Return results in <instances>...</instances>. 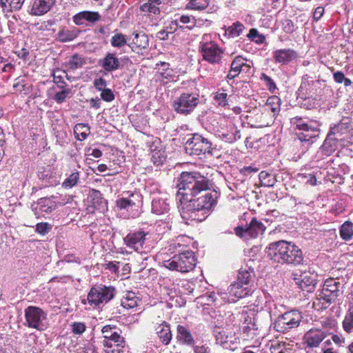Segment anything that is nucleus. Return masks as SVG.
<instances>
[{
    "mask_svg": "<svg viewBox=\"0 0 353 353\" xmlns=\"http://www.w3.org/2000/svg\"><path fill=\"white\" fill-rule=\"evenodd\" d=\"M210 180L199 172H183L177 184V199L183 219L202 221L216 203L217 192L210 190Z\"/></svg>",
    "mask_w": 353,
    "mask_h": 353,
    "instance_id": "f257e3e1",
    "label": "nucleus"
},
{
    "mask_svg": "<svg viewBox=\"0 0 353 353\" xmlns=\"http://www.w3.org/2000/svg\"><path fill=\"white\" fill-rule=\"evenodd\" d=\"M268 256L281 264L297 265L303 261L301 250L292 242L279 241L269 245Z\"/></svg>",
    "mask_w": 353,
    "mask_h": 353,
    "instance_id": "f03ea898",
    "label": "nucleus"
},
{
    "mask_svg": "<svg viewBox=\"0 0 353 353\" xmlns=\"http://www.w3.org/2000/svg\"><path fill=\"white\" fill-rule=\"evenodd\" d=\"M290 123L296 130L298 139L301 142L313 143L320 134L321 124L317 121H305L303 118L295 117L290 119Z\"/></svg>",
    "mask_w": 353,
    "mask_h": 353,
    "instance_id": "7ed1b4c3",
    "label": "nucleus"
},
{
    "mask_svg": "<svg viewBox=\"0 0 353 353\" xmlns=\"http://www.w3.org/2000/svg\"><path fill=\"white\" fill-rule=\"evenodd\" d=\"M196 261L194 253L192 251L187 250L175 254L171 259L165 261L163 266L170 270L185 273L194 270Z\"/></svg>",
    "mask_w": 353,
    "mask_h": 353,
    "instance_id": "20e7f679",
    "label": "nucleus"
},
{
    "mask_svg": "<svg viewBox=\"0 0 353 353\" xmlns=\"http://www.w3.org/2000/svg\"><path fill=\"white\" fill-rule=\"evenodd\" d=\"M114 294V288L99 285L90 289L87 299L90 306L100 307L112 299Z\"/></svg>",
    "mask_w": 353,
    "mask_h": 353,
    "instance_id": "39448f33",
    "label": "nucleus"
},
{
    "mask_svg": "<svg viewBox=\"0 0 353 353\" xmlns=\"http://www.w3.org/2000/svg\"><path fill=\"white\" fill-rule=\"evenodd\" d=\"M199 101V94L184 92L174 99L172 103V108L178 114L188 115L197 107Z\"/></svg>",
    "mask_w": 353,
    "mask_h": 353,
    "instance_id": "423d86ee",
    "label": "nucleus"
},
{
    "mask_svg": "<svg viewBox=\"0 0 353 353\" xmlns=\"http://www.w3.org/2000/svg\"><path fill=\"white\" fill-rule=\"evenodd\" d=\"M212 143L199 134L195 133L188 139L184 148L185 152L190 155H199L206 152H211Z\"/></svg>",
    "mask_w": 353,
    "mask_h": 353,
    "instance_id": "0eeeda50",
    "label": "nucleus"
},
{
    "mask_svg": "<svg viewBox=\"0 0 353 353\" xmlns=\"http://www.w3.org/2000/svg\"><path fill=\"white\" fill-rule=\"evenodd\" d=\"M253 276V272L247 270H241L237 276V282L230 286V294L242 298L248 294L250 290L248 287H243L249 284Z\"/></svg>",
    "mask_w": 353,
    "mask_h": 353,
    "instance_id": "6e6552de",
    "label": "nucleus"
},
{
    "mask_svg": "<svg viewBox=\"0 0 353 353\" xmlns=\"http://www.w3.org/2000/svg\"><path fill=\"white\" fill-rule=\"evenodd\" d=\"M351 126L347 119H343L339 123L330 128V132L325 140V145H335L339 141L343 140V136L347 134Z\"/></svg>",
    "mask_w": 353,
    "mask_h": 353,
    "instance_id": "1a4fd4ad",
    "label": "nucleus"
},
{
    "mask_svg": "<svg viewBox=\"0 0 353 353\" xmlns=\"http://www.w3.org/2000/svg\"><path fill=\"white\" fill-rule=\"evenodd\" d=\"M200 51L203 59L212 64L219 63L223 54V50L213 42L203 43L200 47Z\"/></svg>",
    "mask_w": 353,
    "mask_h": 353,
    "instance_id": "9d476101",
    "label": "nucleus"
},
{
    "mask_svg": "<svg viewBox=\"0 0 353 353\" xmlns=\"http://www.w3.org/2000/svg\"><path fill=\"white\" fill-rule=\"evenodd\" d=\"M141 203V195L137 192H125L123 193V196L118 199L116 201V206L119 210H125L129 211L138 208Z\"/></svg>",
    "mask_w": 353,
    "mask_h": 353,
    "instance_id": "9b49d317",
    "label": "nucleus"
},
{
    "mask_svg": "<svg viewBox=\"0 0 353 353\" xmlns=\"http://www.w3.org/2000/svg\"><path fill=\"white\" fill-rule=\"evenodd\" d=\"M341 283L334 279H327L323 285V288L319 295V301L324 300L327 303H331L339 296V286Z\"/></svg>",
    "mask_w": 353,
    "mask_h": 353,
    "instance_id": "f8f14e48",
    "label": "nucleus"
},
{
    "mask_svg": "<svg viewBox=\"0 0 353 353\" xmlns=\"http://www.w3.org/2000/svg\"><path fill=\"white\" fill-rule=\"evenodd\" d=\"M31 208L37 219L44 216L45 214H50L55 209L53 202L47 197L39 199L32 204Z\"/></svg>",
    "mask_w": 353,
    "mask_h": 353,
    "instance_id": "ddd939ff",
    "label": "nucleus"
},
{
    "mask_svg": "<svg viewBox=\"0 0 353 353\" xmlns=\"http://www.w3.org/2000/svg\"><path fill=\"white\" fill-rule=\"evenodd\" d=\"M146 234L144 231L129 233L124 238V242L128 247L139 252L143 248Z\"/></svg>",
    "mask_w": 353,
    "mask_h": 353,
    "instance_id": "4468645a",
    "label": "nucleus"
},
{
    "mask_svg": "<svg viewBox=\"0 0 353 353\" xmlns=\"http://www.w3.org/2000/svg\"><path fill=\"white\" fill-rule=\"evenodd\" d=\"M295 283L303 290L312 292L314 290L316 285V279L315 275H312L308 272H303L296 277V274L294 275Z\"/></svg>",
    "mask_w": 353,
    "mask_h": 353,
    "instance_id": "2eb2a0df",
    "label": "nucleus"
},
{
    "mask_svg": "<svg viewBox=\"0 0 353 353\" xmlns=\"http://www.w3.org/2000/svg\"><path fill=\"white\" fill-rule=\"evenodd\" d=\"M273 58L276 63L288 65L298 58V53L293 49H279L273 52Z\"/></svg>",
    "mask_w": 353,
    "mask_h": 353,
    "instance_id": "dca6fc26",
    "label": "nucleus"
},
{
    "mask_svg": "<svg viewBox=\"0 0 353 353\" xmlns=\"http://www.w3.org/2000/svg\"><path fill=\"white\" fill-rule=\"evenodd\" d=\"M56 0H33L31 14L41 16L47 13L55 4Z\"/></svg>",
    "mask_w": 353,
    "mask_h": 353,
    "instance_id": "f3484780",
    "label": "nucleus"
},
{
    "mask_svg": "<svg viewBox=\"0 0 353 353\" xmlns=\"http://www.w3.org/2000/svg\"><path fill=\"white\" fill-rule=\"evenodd\" d=\"M299 310H288L278 319L279 325H288L289 327L297 326L301 321Z\"/></svg>",
    "mask_w": 353,
    "mask_h": 353,
    "instance_id": "a211bd4d",
    "label": "nucleus"
},
{
    "mask_svg": "<svg viewBox=\"0 0 353 353\" xmlns=\"http://www.w3.org/2000/svg\"><path fill=\"white\" fill-rule=\"evenodd\" d=\"M325 337V334L324 332L320 330H310L305 334L303 339L307 346L316 347Z\"/></svg>",
    "mask_w": 353,
    "mask_h": 353,
    "instance_id": "6ab92c4d",
    "label": "nucleus"
},
{
    "mask_svg": "<svg viewBox=\"0 0 353 353\" xmlns=\"http://www.w3.org/2000/svg\"><path fill=\"white\" fill-rule=\"evenodd\" d=\"M101 19V15L98 12L82 11L76 14L73 17V21L76 25H83L84 22L88 21L95 23Z\"/></svg>",
    "mask_w": 353,
    "mask_h": 353,
    "instance_id": "aec40b11",
    "label": "nucleus"
},
{
    "mask_svg": "<svg viewBox=\"0 0 353 353\" xmlns=\"http://www.w3.org/2000/svg\"><path fill=\"white\" fill-rule=\"evenodd\" d=\"M26 318L28 326L38 328L39 324L46 319L43 310H26Z\"/></svg>",
    "mask_w": 353,
    "mask_h": 353,
    "instance_id": "412c9836",
    "label": "nucleus"
},
{
    "mask_svg": "<svg viewBox=\"0 0 353 353\" xmlns=\"http://www.w3.org/2000/svg\"><path fill=\"white\" fill-rule=\"evenodd\" d=\"M266 227L263 223L256 218H253L247 225L248 236L252 238H256L259 235H262L265 231Z\"/></svg>",
    "mask_w": 353,
    "mask_h": 353,
    "instance_id": "4be33fe9",
    "label": "nucleus"
},
{
    "mask_svg": "<svg viewBox=\"0 0 353 353\" xmlns=\"http://www.w3.org/2000/svg\"><path fill=\"white\" fill-rule=\"evenodd\" d=\"M90 197L92 200L94 208L100 212H103L107 210L108 202L102 196L100 191L92 189L90 193Z\"/></svg>",
    "mask_w": 353,
    "mask_h": 353,
    "instance_id": "5701e85b",
    "label": "nucleus"
},
{
    "mask_svg": "<svg viewBox=\"0 0 353 353\" xmlns=\"http://www.w3.org/2000/svg\"><path fill=\"white\" fill-rule=\"evenodd\" d=\"M101 66L106 72H112L119 68L120 61L114 53H108L101 60Z\"/></svg>",
    "mask_w": 353,
    "mask_h": 353,
    "instance_id": "b1692460",
    "label": "nucleus"
},
{
    "mask_svg": "<svg viewBox=\"0 0 353 353\" xmlns=\"http://www.w3.org/2000/svg\"><path fill=\"white\" fill-rule=\"evenodd\" d=\"M149 46V40L147 35L143 32H134L133 34L132 42L129 46L134 50V48L145 49Z\"/></svg>",
    "mask_w": 353,
    "mask_h": 353,
    "instance_id": "393cba45",
    "label": "nucleus"
},
{
    "mask_svg": "<svg viewBox=\"0 0 353 353\" xmlns=\"http://www.w3.org/2000/svg\"><path fill=\"white\" fill-rule=\"evenodd\" d=\"M79 31L76 28H61L57 34V39L62 43L68 42L74 39Z\"/></svg>",
    "mask_w": 353,
    "mask_h": 353,
    "instance_id": "a878e982",
    "label": "nucleus"
},
{
    "mask_svg": "<svg viewBox=\"0 0 353 353\" xmlns=\"http://www.w3.org/2000/svg\"><path fill=\"white\" fill-rule=\"evenodd\" d=\"M163 67L162 70L159 71L157 74V79L163 84H166L169 81H173L174 75L173 74L172 69L169 68V65L167 63H161Z\"/></svg>",
    "mask_w": 353,
    "mask_h": 353,
    "instance_id": "bb28decb",
    "label": "nucleus"
},
{
    "mask_svg": "<svg viewBox=\"0 0 353 353\" xmlns=\"http://www.w3.org/2000/svg\"><path fill=\"white\" fill-rule=\"evenodd\" d=\"M244 65L245 63L243 57L240 56L235 57L231 63L230 70L226 78L228 80H232L234 79L240 74L241 68Z\"/></svg>",
    "mask_w": 353,
    "mask_h": 353,
    "instance_id": "cd10ccee",
    "label": "nucleus"
},
{
    "mask_svg": "<svg viewBox=\"0 0 353 353\" xmlns=\"http://www.w3.org/2000/svg\"><path fill=\"white\" fill-rule=\"evenodd\" d=\"M161 3V0H148V2L141 6L140 9L143 12L157 15L160 13L159 6Z\"/></svg>",
    "mask_w": 353,
    "mask_h": 353,
    "instance_id": "c85d7f7f",
    "label": "nucleus"
},
{
    "mask_svg": "<svg viewBox=\"0 0 353 353\" xmlns=\"http://www.w3.org/2000/svg\"><path fill=\"white\" fill-rule=\"evenodd\" d=\"M114 328L110 325H105L102 329L103 341H114V343L124 342L123 338L117 332L113 331Z\"/></svg>",
    "mask_w": 353,
    "mask_h": 353,
    "instance_id": "c756f323",
    "label": "nucleus"
},
{
    "mask_svg": "<svg viewBox=\"0 0 353 353\" xmlns=\"http://www.w3.org/2000/svg\"><path fill=\"white\" fill-rule=\"evenodd\" d=\"M90 126L85 123H77L74 127L75 138L79 141L85 140L90 134Z\"/></svg>",
    "mask_w": 353,
    "mask_h": 353,
    "instance_id": "7c9ffc66",
    "label": "nucleus"
},
{
    "mask_svg": "<svg viewBox=\"0 0 353 353\" xmlns=\"http://www.w3.org/2000/svg\"><path fill=\"white\" fill-rule=\"evenodd\" d=\"M169 210V204L163 199H154L152 202V212L154 214H162Z\"/></svg>",
    "mask_w": 353,
    "mask_h": 353,
    "instance_id": "2f4dec72",
    "label": "nucleus"
},
{
    "mask_svg": "<svg viewBox=\"0 0 353 353\" xmlns=\"http://www.w3.org/2000/svg\"><path fill=\"white\" fill-rule=\"evenodd\" d=\"M140 300L132 292H128L126 296L121 300V305L125 309H133L139 305Z\"/></svg>",
    "mask_w": 353,
    "mask_h": 353,
    "instance_id": "473e14b6",
    "label": "nucleus"
},
{
    "mask_svg": "<svg viewBox=\"0 0 353 353\" xmlns=\"http://www.w3.org/2000/svg\"><path fill=\"white\" fill-rule=\"evenodd\" d=\"M340 236L344 241H349L353 236V223L350 221L344 222L340 228Z\"/></svg>",
    "mask_w": 353,
    "mask_h": 353,
    "instance_id": "72a5a7b5",
    "label": "nucleus"
},
{
    "mask_svg": "<svg viewBox=\"0 0 353 353\" xmlns=\"http://www.w3.org/2000/svg\"><path fill=\"white\" fill-rule=\"evenodd\" d=\"M280 99L276 96L268 97L265 103V110H270L273 115L278 114L280 112Z\"/></svg>",
    "mask_w": 353,
    "mask_h": 353,
    "instance_id": "f704fd0d",
    "label": "nucleus"
},
{
    "mask_svg": "<svg viewBox=\"0 0 353 353\" xmlns=\"http://www.w3.org/2000/svg\"><path fill=\"white\" fill-rule=\"evenodd\" d=\"M85 63V59L77 54L72 56L66 63L65 66L72 70H74L83 67Z\"/></svg>",
    "mask_w": 353,
    "mask_h": 353,
    "instance_id": "c9c22d12",
    "label": "nucleus"
},
{
    "mask_svg": "<svg viewBox=\"0 0 353 353\" xmlns=\"http://www.w3.org/2000/svg\"><path fill=\"white\" fill-rule=\"evenodd\" d=\"M177 331L179 333V339L188 345H192L194 343V339L190 332L185 327L182 325H178Z\"/></svg>",
    "mask_w": 353,
    "mask_h": 353,
    "instance_id": "e433bc0d",
    "label": "nucleus"
},
{
    "mask_svg": "<svg viewBox=\"0 0 353 353\" xmlns=\"http://www.w3.org/2000/svg\"><path fill=\"white\" fill-rule=\"evenodd\" d=\"M161 330L157 331V334L161 341L165 344H168L172 339V334L169 325L163 322L160 326Z\"/></svg>",
    "mask_w": 353,
    "mask_h": 353,
    "instance_id": "4c0bfd02",
    "label": "nucleus"
},
{
    "mask_svg": "<svg viewBox=\"0 0 353 353\" xmlns=\"http://www.w3.org/2000/svg\"><path fill=\"white\" fill-rule=\"evenodd\" d=\"M124 342L114 343V341H103L106 353H121Z\"/></svg>",
    "mask_w": 353,
    "mask_h": 353,
    "instance_id": "58836bf2",
    "label": "nucleus"
},
{
    "mask_svg": "<svg viewBox=\"0 0 353 353\" xmlns=\"http://www.w3.org/2000/svg\"><path fill=\"white\" fill-rule=\"evenodd\" d=\"M261 185L265 187H272L276 183L275 176L265 171H261L259 175Z\"/></svg>",
    "mask_w": 353,
    "mask_h": 353,
    "instance_id": "ea45409f",
    "label": "nucleus"
},
{
    "mask_svg": "<svg viewBox=\"0 0 353 353\" xmlns=\"http://www.w3.org/2000/svg\"><path fill=\"white\" fill-rule=\"evenodd\" d=\"M243 29V25L237 21L234 23L232 26H229L225 30V34H228L230 37H236L241 34Z\"/></svg>",
    "mask_w": 353,
    "mask_h": 353,
    "instance_id": "a19ab883",
    "label": "nucleus"
},
{
    "mask_svg": "<svg viewBox=\"0 0 353 353\" xmlns=\"http://www.w3.org/2000/svg\"><path fill=\"white\" fill-rule=\"evenodd\" d=\"M214 336L217 343H219L224 347H228L226 344L229 341V336L226 332L221 328L218 327L214 330Z\"/></svg>",
    "mask_w": 353,
    "mask_h": 353,
    "instance_id": "79ce46f5",
    "label": "nucleus"
},
{
    "mask_svg": "<svg viewBox=\"0 0 353 353\" xmlns=\"http://www.w3.org/2000/svg\"><path fill=\"white\" fill-rule=\"evenodd\" d=\"M208 6V0H190L186 5V8L190 10H203Z\"/></svg>",
    "mask_w": 353,
    "mask_h": 353,
    "instance_id": "37998d69",
    "label": "nucleus"
},
{
    "mask_svg": "<svg viewBox=\"0 0 353 353\" xmlns=\"http://www.w3.org/2000/svg\"><path fill=\"white\" fill-rule=\"evenodd\" d=\"M63 75H65L68 79V74L65 70L57 69L53 72V81L58 84V87L60 88H63L66 85V83L63 81Z\"/></svg>",
    "mask_w": 353,
    "mask_h": 353,
    "instance_id": "c03bdc74",
    "label": "nucleus"
},
{
    "mask_svg": "<svg viewBox=\"0 0 353 353\" xmlns=\"http://www.w3.org/2000/svg\"><path fill=\"white\" fill-rule=\"evenodd\" d=\"M179 21L184 26L185 29L192 30L196 23V21L194 17L188 15L179 16Z\"/></svg>",
    "mask_w": 353,
    "mask_h": 353,
    "instance_id": "a18cd8bd",
    "label": "nucleus"
},
{
    "mask_svg": "<svg viewBox=\"0 0 353 353\" xmlns=\"http://www.w3.org/2000/svg\"><path fill=\"white\" fill-rule=\"evenodd\" d=\"M79 180V173L74 172L72 173L62 183V186L65 188H71L77 184Z\"/></svg>",
    "mask_w": 353,
    "mask_h": 353,
    "instance_id": "49530a36",
    "label": "nucleus"
},
{
    "mask_svg": "<svg viewBox=\"0 0 353 353\" xmlns=\"http://www.w3.org/2000/svg\"><path fill=\"white\" fill-rule=\"evenodd\" d=\"M110 43L113 47L121 48L127 43L125 36L121 33H117L112 37Z\"/></svg>",
    "mask_w": 353,
    "mask_h": 353,
    "instance_id": "de8ad7c7",
    "label": "nucleus"
},
{
    "mask_svg": "<svg viewBox=\"0 0 353 353\" xmlns=\"http://www.w3.org/2000/svg\"><path fill=\"white\" fill-rule=\"evenodd\" d=\"M343 326L347 332H350L353 329V310H349V313L346 314L343 322Z\"/></svg>",
    "mask_w": 353,
    "mask_h": 353,
    "instance_id": "09e8293b",
    "label": "nucleus"
},
{
    "mask_svg": "<svg viewBox=\"0 0 353 353\" xmlns=\"http://www.w3.org/2000/svg\"><path fill=\"white\" fill-rule=\"evenodd\" d=\"M61 89L62 90L57 92L53 98L54 100L58 103H62L64 102L71 92L70 89H65L64 88Z\"/></svg>",
    "mask_w": 353,
    "mask_h": 353,
    "instance_id": "8fccbe9b",
    "label": "nucleus"
},
{
    "mask_svg": "<svg viewBox=\"0 0 353 353\" xmlns=\"http://www.w3.org/2000/svg\"><path fill=\"white\" fill-rule=\"evenodd\" d=\"M261 80L263 81L267 86L268 89L270 92H274L276 89V86L274 81L271 77L265 74V73H262L261 76Z\"/></svg>",
    "mask_w": 353,
    "mask_h": 353,
    "instance_id": "3c124183",
    "label": "nucleus"
},
{
    "mask_svg": "<svg viewBox=\"0 0 353 353\" xmlns=\"http://www.w3.org/2000/svg\"><path fill=\"white\" fill-rule=\"evenodd\" d=\"M26 0H8V8L10 11L20 10Z\"/></svg>",
    "mask_w": 353,
    "mask_h": 353,
    "instance_id": "603ef678",
    "label": "nucleus"
},
{
    "mask_svg": "<svg viewBox=\"0 0 353 353\" xmlns=\"http://www.w3.org/2000/svg\"><path fill=\"white\" fill-rule=\"evenodd\" d=\"M227 96L228 94L225 92H217L214 99L219 105L225 107L228 105Z\"/></svg>",
    "mask_w": 353,
    "mask_h": 353,
    "instance_id": "864d4df0",
    "label": "nucleus"
},
{
    "mask_svg": "<svg viewBox=\"0 0 353 353\" xmlns=\"http://www.w3.org/2000/svg\"><path fill=\"white\" fill-rule=\"evenodd\" d=\"M101 92V98L103 101L110 102L114 99V94L110 89L106 88Z\"/></svg>",
    "mask_w": 353,
    "mask_h": 353,
    "instance_id": "5fc2aeb1",
    "label": "nucleus"
},
{
    "mask_svg": "<svg viewBox=\"0 0 353 353\" xmlns=\"http://www.w3.org/2000/svg\"><path fill=\"white\" fill-rule=\"evenodd\" d=\"M214 296V294L210 295H203L199 298V303L203 305H207L211 306L212 303L215 301Z\"/></svg>",
    "mask_w": 353,
    "mask_h": 353,
    "instance_id": "6e6d98bb",
    "label": "nucleus"
},
{
    "mask_svg": "<svg viewBox=\"0 0 353 353\" xmlns=\"http://www.w3.org/2000/svg\"><path fill=\"white\" fill-rule=\"evenodd\" d=\"M283 30L286 33H292L294 31V23L290 19H285L283 22Z\"/></svg>",
    "mask_w": 353,
    "mask_h": 353,
    "instance_id": "4d7b16f0",
    "label": "nucleus"
},
{
    "mask_svg": "<svg viewBox=\"0 0 353 353\" xmlns=\"http://www.w3.org/2000/svg\"><path fill=\"white\" fill-rule=\"evenodd\" d=\"M164 157H161V153L160 151H153L152 152L151 160L153 161L154 164L159 165L163 163Z\"/></svg>",
    "mask_w": 353,
    "mask_h": 353,
    "instance_id": "13d9d810",
    "label": "nucleus"
},
{
    "mask_svg": "<svg viewBox=\"0 0 353 353\" xmlns=\"http://www.w3.org/2000/svg\"><path fill=\"white\" fill-rule=\"evenodd\" d=\"M107 85L106 81L103 78L96 79L94 81V85L99 91H102L103 90L106 89L105 86Z\"/></svg>",
    "mask_w": 353,
    "mask_h": 353,
    "instance_id": "bf43d9fd",
    "label": "nucleus"
},
{
    "mask_svg": "<svg viewBox=\"0 0 353 353\" xmlns=\"http://www.w3.org/2000/svg\"><path fill=\"white\" fill-rule=\"evenodd\" d=\"M85 330V326L82 323H74L72 324V332L77 334H82Z\"/></svg>",
    "mask_w": 353,
    "mask_h": 353,
    "instance_id": "052dcab7",
    "label": "nucleus"
},
{
    "mask_svg": "<svg viewBox=\"0 0 353 353\" xmlns=\"http://www.w3.org/2000/svg\"><path fill=\"white\" fill-rule=\"evenodd\" d=\"M119 264L118 261H110L105 265V268L116 274L119 272Z\"/></svg>",
    "mask_w": 353,
    "mask_h": 353,
    "instance_id": "680f3d73",
    "label": "nucleus"
},
{
    "mask_svg": "<svg viewBox=\"0 0 353 353\" xmlns=\"http://www.w3.org/2000/svg\"><path fill=\"white\" fill-rule=\"evenodd\" d=\"M48 224L47 223H39L37 224L36 232L41 234L48 233Z\"/></svg>",
    "mask_w": 353,
    "mask_h": 353,
    "instance_id": "e2e57ef3",
    "label": "nucleus"
},
{
    "mask_svg": "<svg viewBox=\"0 0 353 353\" xmlns=\"http://www.w3.org/2000/svg\"><path fill=\"white\" fill-rule=\"evenodd\" d=\"M299 177L301 179H303V178L306 179H307L306 183H309L310 185H316V179L315 176L312 174H302L299 175Z\"/></svg>",
    "mask_w": 353,
    "mask_h": 353,
    "instance_id": "0e129e2a",
    "label": "nucleus"
},
{
    "mask_svg": "<svg viewBox=\"0 0 353 353\" xmlns=\"http://www.w3.org/2000/svg\"><path fill=\"white\" fill-rule=\"evenodd\" d=\"M26 84L25 83V81L23 79L19 80L17 82L13 84V88L19 92L24 91L26 90Z\"/></svg>",
    "mask_w": 353,
    "mask_h": 353,
    "instance_id": "69168bd1",
    "label": "nucleus"
},
{
    "mask_svg": "<svg viewBox=\"0 0 353 353\" xmlns=\"http://www.w3.org/2000/svg\"><path fill=\"white\" fill-rule=\"evenodd\" d=\"M234 231H235V234L237 236H240V237L248 236L247 226H245V227H240V226L236 227L234 228Z\"/></svg>",
    "mask_w": 353,
    "mask_h": 353,
    "instance_id": "338daca9",
    "label": "nucleus"
},
{
    "mask_svg": "<svg viewBox=\"0 0 353 353\" xmlns=\"http://www.w3.org/2000/svg\"><path fill=\"white\" fill-rule=\"evenodd\" d=\"M324 12V8L323 7H317L314 13H313V18L314 20L318 21L321 19V17L323 16Z\"/></svg>",
    "mask_w": 353,
    "mask_h": 353,
    "instance_id": "774afa93",
    "label": "nucleus"
}]
</instances>
